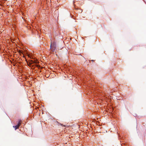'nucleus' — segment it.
<instances>
[{"instance_id": "nucleus-3", "label": "nucleus", "mask_w": 146, "mask_h": 146, "mask_svg": "<svg viewBox=\"0 0 146 146\" xmlns=\"http://www.w3.org/2000/svg\"><path fill=\"white\" fill-rule=\"evenodd\" d=\"M55 46H56L55 44H52V48L53 52H54V51L55 49V48H56Z\"/></svg>"}, {"instance_id": "nucleus-5", "label": "nucleus", "mask_w": 146, "mask_h": 146, "mask_svg": "<svg viewBox=\"0 0 146 146\" xmlns=\"http://www.w3.org/2000/svg\"><path fill=\"white\" fill-rule=\"evenodd\" d=\"M118 137L119 139H121V137L119 135H118Z\"/></svg>"}, {"instance_id": "nucleus-6", "label": "nucleus", "mask_w": 146, "mask_h": 146, "mask_svg": "<svg viewBox=\"0 0 146 146\" xmlns=\"http://www.w3.org/2000/svg\"><path fill=\"white\" fill-rule=\"evenodd\" d=\"M91 61H92L93 62L94 61V60H91Z\"/></svg>"}, {"instance_id": "nucleus-1", "label": "nucleus", "mask_w": 146, "mask_h": 146, "mask_svg": "<svg viewBox=\"0 0 146 146\" xmlns=\"http://www.w3.org/2000/svg\"><path fill=\"white\" fill-rule=\"evenodd\" d=\"M26 54L29 58H32L33 57V54L32 53L26 52Z\"/></svg>"}, {"instance_id": "nucleus-8", "label": "nucleus", "mask_w": 146, "mask_h": 146, "mask_svg": "<svg viewBox=\"0 0 146 146\" xmlns=\"http://www.w3.org/2000/svg\"><path fill=\"white\" fill-rule=\"evenodd\" d=\"M50 47H51V45H50Z\"/></svg>"}, {"instance_id": "nucleus-4", "label": "nucleus", "mask_w": 146, "mask_h": 146, "mask_svg": "<svg viewBox=\"0 0 146 146\" xmlns=\"http://www.w3.org/2000/svg\"><path fill=\"white\" fill-rule=\"evenodd\" d=\"M13 127L15 128V130H16L17 129H18V127H19L17 125H16L15 126H13Z\"/></svg>"}, {"instance_id": "nucleus-9", "label": "nucleus", "mask_w": 146, "mask_h": 146, "mask_svg": "<svg viewBox=\"0 0 146 146\" xmlns=\"http://www.w3.org/2000/svg\"><path fill=\"white\" fill-rule=\"evenodd\" d=\"M146 4V3H145Z\"/></svg>"}, {"instance_id": "nucleus-2", "label": "nucleus", "mask_w": 146, "mask_h": 146, "mask_svg": "<svg viewBox=\"0 0 146 146\" xmlns=\"http://www.w3.org/2000/svg\"><path fill=\"white\" fill-rule=\"evenodd\" d=\"M22 123V121L21 119H19L18 120V121L17 125L19 127L21 125Z\"/></svg>"}, {"instance_id": "nucleus-7", "label": "nucleus", "mask_w": 146, "mask_h": 146, "mask_svg": "<svg viewBox=\"0 0 146 146\" xmlns=\"http://www.w3.org/2000/svg\"><path fill=\"white\" fill-rule=\"evenodd\" d=\"M60 124L62 126L63 125L62 124Z\"/></svg>"}]
</instances>
